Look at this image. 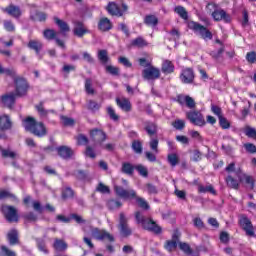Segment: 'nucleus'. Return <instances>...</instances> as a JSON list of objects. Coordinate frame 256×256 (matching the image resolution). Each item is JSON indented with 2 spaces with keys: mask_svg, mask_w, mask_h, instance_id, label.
Masks as SVG:
<instances>
[{
  "mask_svg": "<svg viewBox=\"0 0 256 256\" xmlns=\"http://www.w3.org/2000/svg\"><path fill=\"white\" fill-rule=\"evenodd\" d=\"M235 175L238 178L240 183H243V181H245L246 185H250V189H255V178H253V176L245 174L243 172V169L238 168L235 171Z\"/></svg>",
  "mask_w": 256,
  "mask_h": 256,
  "instance_id": "2eb2a0df",
  "label": "nucleus"
},
{
  "mask_svg": "<svg viewBox=\"0 0 256 256\" xmlns=\"http://www.w3.org/2000/svg\"><path fill=\"white\" fill-rule=\"evenodd\" d=\"M144 25H147V27H157L159 25V18L153 14L146 15L144 17Z\"/></svg>",
  "mask_w": 256,
  "mask_h": 256,
  "instance_id": "7c9ffc66",
  "label": "nucleus"
},
{
  "mask_svg": "<svg viewBox=\"0 0 256 256\" xmlns=\"http://www.w3.org/2000/svg\"><path fill=\"white\" fill-rule=\"evenodd\" d=\"M179 79L183 85H193L195 83V70L191 67L182 69Z\"/></svg>",
  "mask_w": 256,
  "mask_h": 256,
  "instance_id": "ddd939ff",
  "label": "nucleus"
},
{
  "mask_svg": "<svg viewBox=\"0 0 256 256\" xmlns=\"http://www.w3.org/2000/svg\"><path fill=\"white\" fill-rule=\"evenodd\" d=\"M142 78L144 81H157L161 78V70L152 64L149 68L142 70Z\"/></svg>",
  "mask_w": 256,
  "mask_h": 256,
  "instance_id": "f8f14e48",
  "label": "nucleus"
},
{
  "mask_svg": "<svg viewBox=\"0 0 256 256\" xmlns=\"http://www.w3.org/2000/svg\"><path fill=\"white\" fill-rule=\"evenodd\" d=\"M106 73H109V75H112L113 77H119L121 75V70L119 67L113 66V65H107L105 67Z\"/></svg>",
  "mask_w": 256,
  "mask_h": 256,
  "instance_id": "c03bdc74",
  "label": "nucleus"
},
{
  "mask_svg": "<svg viewBox=\"0 0 256 256\" xmlns=\"http://www.w3.org/2000/svg\"><path fill=\"white\" fill-rule=\"evenodd\" d=\"M89 33H91V30L85 27V23L82 21L74 22L73 35H75V37L82 39V37L89 35Z\"/></svg>",
  "mask_w": 256,
  "mask_h": 256,
  "instance_id": "a211bd4d",
  "label": "nucleus"
},
{
  "mask_svg": "<svg viewBox=\"0 0 256 256\" xmlns=\"http://www.w3.org/2000/svg\"><path fill=\"white\" fill-rule=\"evenodd\" d=\"M64 127H73L75 125V119L69 118L67 116H61Z\"/></svg>",
  "mask_w": 256,
  "mask_h": 256,
  "instance_id": "0e129e2a",
  "label": "nucleus"
},
{
  "mask_svg": "<svg viewBox=\"0 0 256 256\" xmlns=\"http://www.w3.org/2000/svg\"><path fill=\"white\" fill-rule=\"evenodd\" d=\"M27 47L28 49L35 51L36 55H39L43 49V43L39 40H30L27 44Z\"/></svg>",
  "mask_w": 256,
  "mask_h": 256,
  "instance_id": "c85d7f7f",
  "label": "nucleus"
},
{
  "mask_svg": "<svg viewBox=\"0 0 256 256\" xmlns=\"http://www.w3.org/2000/svg\"><path fill=\"white\" fill-rule=\"evenodd\" d=\"M84 155L89 157V159H95L97 157V153H95V149L92 146L87 145Z\"/></svg>",
  "mask_w": 256,
  "mask_h": 256,
  "instance_id": "bf43d9fd",
  "label": "nucleus"
},
{
  "mask_svg": "<svg viewBox=\"0 0 256 256\" xmlns=\"http://www.w3.org/2000/svg\"><path fill=\"white\" fill-rule=\"evenodd\" d=\"M87 109L93 112L99 111L101 109V104L97 103V101L95 100H89L87 104Z\"/></svg>",
  "mask_w": 256,
  "mask_h": 256,
  "instance_id": "4d7b16f0",
  "label": "nucleus"
},
{
  "mask_svg": "<svg viewBox=\"0 0 256 256\" xmlns=\"http://www.w3.org/2000/svg\"><path fill=\"white\" fill-rule=\"evenodd\" d=\"M145 191L148 193V195H157V193H159L157 186H155L153 183H146Z\"/></svg>",
  "mask_w": 256,
  "mask_h": 256,
  "instance_id": "8fccbe9b",
  "label": "nucleus"
},
{
  "mask_svg": "<svg viewBox=\"0 0 256 256\" xmlns=\"http://www.w3.org/2000/svg\"><path fill=\"white\" fill-rule=\"evenodd\" d=\"M211 15L213 20L217 23H219V21H224V23L231 22V15L221 8H216Z\"/></svg>",
  "mask_w": 256,
  "mask_h": 256,
  "instance_id": "f3484780",
  "label": "nucleus"
},
{
  "mask_svg": "<svg viewBox=\"0 0 256 256\" xmlns=\"http://www.w3.org/2000/svg\"><path fill=\"white\" fill-rule=\"evenodd\" d=\"M106 111H107V115H109L112 121H119V115L115 113V109H113V106H108Z\"/></svg>",
  "mask_w": 256,
  "mask_h": 256,
  "instance_id": "052dcab7",
  "label": "nucleus"
},
{
  "mask_svg": "<svg viewBox=\"0 0 256 256\" xmlns=\"http://www.w3.org/2000/svg\"><path fill=\"white\" fill-rule=\"evenodd\" d=\"M179 244H177L176 241H173V240H167L165 243H164V249L166 251H168V253H173V251H175V249H177V246Z\"/></svg>",
  "mask_w": 256,
  "mask_h": 256,
  "instance_id": "49530a36",
  "label": "nucleus"
},
{
  "mask_svg": "<svg viewBox=\"0 0 256 256\" xmlns=\"http://www.w3.org/2000/svg\"><path fill=\"white\" fill-rule=\"evenodd\" d=\"M96 191L98 193H102L103 195L109 194L111 193V189L109 188V186L103 184V182H100L96 188Z\"/></svg>",
  "mask_w": 256,
  "mask_h": 256,
  "instance_id": "13d9d810",
  "label": "nucleus"
},
{
  "mask_svg": "<svg viewBox=\"0 0 256 256\" xmlns=\"http://www.w3.org/2000/svg\"><path fill=\"white\" fill-rule=\"evenodd\" d=\"M75 197V190L73 188L67 186L61 191V199L63 201H67V199H73Z\"/></svg>",
  "mask_w": 256,
  "mask_h": 256,
  "instance_id": "2f4dec72",
  "label": "nucleus"
},
{
  "mask_svg": "<svg viewBox=\"0 0 256 256\" xmlns=\"http://www.w3.org/2000/svg\"><path fill=\"white\" fill-rule=\"evenodd\" d=\"M0 153L3 159H11L12 161H15L19 155L17 152L12 151L9 148H3V146H0Z\"/></svg>",
  "mask_w": 256,
  "mask_h": 256,
  "instance_id": "a878e982",
  "label": "nucleus"
},
{
  "mask_svg": "<svg viewBox=\"0 0 256 256\" xmlns=\"http://www.w3.org/2000/svg\"><path fill=\"white\" fill-rule=\"evenodd\" d=\"M91 235L96 241H108L109 243H115V236L107 232V230L93 228L91 230Z\"/></svg>",
  "mask_w": 256,
  "mask_h": 256,
  "instance_id": "9b49d317",
  "label": "nucleus"
},
{
  "mask_svg": "<svg viewBox=\"0 0 256 256\" xmlns=\"http://www.w3.org/2000/svg\"><path fill=\"white\" fill-rule=\"evenodd\" d=\"M198 193H211V195H217V191L213 187V185L203 186L198 185Z\"/></svg>",
  "mask_w": 256,
  "mask_h": 256,
  "instance_id": "79ce46f5",
  "label": "nucleus"
},
{
  "mask_svg": "<svg viewBox=\"0 0 256 256\" xmlns=\"http://www.w3.org/2000/svg\"><path fill=\"white\" fill-rule=\"evenodd\" d=\"M17 91L15 93L10 92L1 96L0 101L2 105L7 107V109H13L15 107V101L17 99Z\"/></svg>",
  "mask_w": 256,
  "mask_h": 256,
  "instance_id": "aec40b11",
  "label": "nucleus"
},
{
  "mask_svg": "<svg viewBox=\"0 0 256 256\" xmlns=\"http://www.w3.org/2000/svg\"><path fill=\"white\" fill-rule=\"evenodd\" d=\"M84 89L87 95H95V88H93V80L91 78L85 79Z\"/></svg>",
  "mask_w": 256,
  "mask_h": 256,
  "instance_id": "a19ab883",
  "label": "nucleus"
},
{
  "mask_svg": "<svg viewBox=\"0 0 256 256\" xmlns=\"http://www.w3.org/2000/svg\"><path fill=\"white\" fill-rule=\"evenodd\" d=\"M98 60L102 65H107L109 63L110 58H109V53L107 50H99L98 51Z\"/></svg>",
  "mask_w": 256,
  "mask_h": 256,
  "instance_id": "4c0bfd02",
  "label": "nucleus"
},
{
  "mask_svg": "<svg viewBox=\"0 0 256 256\" xmlns=\"http://www.w3.org/2000/svg\"><path fill=\"white\" fill-rule=\"evenodd\" d=\"M186 119L195 125L196 127H205L207 125V121H205V117L203 114L197 110H191L186 113Z\"/></svg>",
  "mask_w": 256,
  "mask_h": 256,
  "instance_id": "9d476101",
  "label": "nucleus"
},
{
  "mask_svg": "<svg viewBox=\"0 0 256 256\" xmlns=\"http://www.w3.org/2000/svg\"><path fill=\"white\" fill-rule=\"evenodd\" d=\"M4 75L11 77L14 81L16 95L18 97H25L29 91V82L22 76L17 75V70L14 68H6Z\"/></svg>",
  "mask_w": 256,
  "mask_h": 256,
  "instance_id": "f03ea898",
  "label": "nucleus"
},
{
  "mask_svg": "<svg viewBox=\"0 0 256 256\" xmlns=\"http://www.w3.org/2000/svg\"><path fill=\"white\" fill-rule=\"evenodd\" d=\"M77 145H89V138L85 134H78L76 136Z\"/></svg>",
  "mask_w": 256,
  "mask_h": 256,
  "instance_id": "6e6d98bb",
  "label": "nucleus"
},
{
  "mask_svg": "<svg viewBox=\"0 0 256 256\" xmlns=\"http://www.w3.org/2000/svg\"><path fill=\"white\" fill-rule=\"evenodd\" d=\"M149 147H150L151 151H153V153H155L157 155V153H159V139L152 138L149 141Z\"/></svg>",
  "mask_w": 256,
  "mask_h": 256,
  "instance_id": "603ef678",
  "label": "nucleus"
},
{
  "mask_svg": "<svg viewBox=\"0 0 256 256\" xmlns=\"http://www.w3.org/2000/svg\"><path fill=\"white\" fill-rule=\"evenodd\" d=\"M114 191L121 199H135L140 209H145V211L149 210V203L146 202L144 198L137 196V191L134 189L127 190L123 188V186L116 185L114 186Z\"/></svg>",
  "mask_w": 256,
  "mask_h": 256,
  "instance_id": "7ed1b4c3",
  "label": "nucleus"
},
{
  "mask_svg": "<svg viewBox=\"0 0 256 256\" xmlns=\"http://www.w3.org/2000/svg\"><path fill=\"white\" fill-rule=\"evenodd\" d=\"M238 225L243 229L247 237H256L253 222H251V219L246 214L239 216Z\"/></svg>",
  "mask_w": 256,
  "mask_h": 256,
  "instance_id": "0eeeda50",
  "label": "nucleus"
},
{
  "mask_svg": "<svg viewBox=\"0 0 256 256\" xmlns=\"http://www.w3.org/2000/svg\"><path fill=\"white\" fill-rule=\"evenodd\" d=\"M1 251L3 256H17V253L9 249L7 246H1Z\"/></svg>",
  "mask_w": 256,
  "mask_h": 256,
  "instance_id": "338daca9",
  "label": "nucleus"
},
{
  "mask_svg": "<svg viewBox=\"0 0 256 256\" xmlns=\"http://www.w3.org/2000/svg\"><path fill=\"white\" fill-rule=\"evenodd\" d=\"M22 127L28 133L35 137H45L47 135V127L43 122H37L35 117L27 116L22 120Z\"/></svg>",
  "mask_w": 256,
  "mask_h": 256,
  "instance_id": "f257e3e1",
  "label": "nucleus"
},
{
  "mask_svg": "<svg viewBox=\"0 0 256 256\" xmlns=\"http://www.w3.org/2000/svg\"><path fill=\"white\" fill-rule=\"evenodd\" d=\"M116 105L122 109L125 113L131 112L133 106L131 105V101L127 98H116Z\"/></svg>",
  "mask_w": 256,
  "mask_h": 256,
  "instance_id": "5701e85b",
  "label": "nucleus"
},
{
  "mask_svg": "<svg viewBox=\"0 0 256 256\" xmlns=\"http://www.w3.org/2000/svg\"><path fill=\"white\" fill-rule=\"evenodd\" d=\"M35 109H36L39 117H47V115H49V113H53V110L45 109L43 101H41L37 105H35Z\"/></svg>",
  "mask_w": 256,
  "mask_h": 256,
  "instance_id": "72a5a7b5",
  "label": "nucleus"
},
{
  "mask_svg": "<svg viewBox=\"0 0 256 256\" xmlns=\"http://www.w3.org/2000/svg\"><path fill=\"white\" fill-rule=\"evenodd\" d=\"M136 171H138L141 177H149V170L141 164L135 166Z\"/></svg>",
  "mask_w": 256,
  "mask_h": 256,
  "instance_id": "680f3d73",
  "label": "nucleus"
},
{
  "mask_svg": "<svg viewBox=\"0 0 256 256\" xmlns=\"http://www.w3.org/2000/svg\"><path fill=\"white\" fill-rule=\"evenodd\" d=\"M3 199H11L12 201H17V196L7 190H0V201Z\"/></svg>",
  "mask_w": 256,
  "mask_h": 256,
  "instance_id": "de8ad7c7",
  "label": "nucleus"
},
{
  "mask_svg": "<svg viewBox=\"0 0 256 256\" xmlns=\"http://www.w3.org/2000/svg\"><path fill=\"white\" fill-rule=\"evenodd\" d=\"M161 71L164 75H171L175 73V64L171 60H164L162 62Z\"/></svg>",
  "mask_w": 256,
  "mask_h": 256,
  "instance_id": "b1692460",
  "label": "nucleus"
},
{
  "mask_svg": "<svg viewBox=\"0 0 256 256\" xmlns=\"http://www.w3.org/2000/svg\"><path fill=\"white\" fill-rule=\"evenodd\" d=\"M174 12L181 17V19H184V21H187L189 19V13L187 12V9L183 6H176L174 8Z\"/></svg>",
  "mask_w": 256,
  "mask_h": 256,
  "instance_id": "e433bc0d",
  "label": "nucleus"
},
{
  "mask_svg": "<svg viewBox=\"0 0 256 256\" xmlns=\"http://www.w3.org/2000/svg\"><path fill=\"white\" fill-rule=\"evenodd\" d=\"M178 247L185 255H193V249L187 242H179Z\"/></svg>",
  "mask_w": 256,
  "mask_h": 256,
  "instance_id": "a18cd8bd",
  "label": "nucleus"
},
{
  "mask_svg": "<svg viewBox=\"0 0 256 256\" xmlns=\"http://www.w3.org/2000/svg\"><path fill=\"white\" fill-rule=\"evenodd\" d=\"M219 119V125L221 129H229L231 127V123L227 121V118L224 116H220Z\"/></svg>",
  "mask_w": 256,
  "mask_h": 256,
  "instance_id": "69168bd1",
  "label": "nucleus"
},
{
  "mask_svg": "<svg viewBox=\"0 0 256 256\" xmlns=\"http://www.w3.org/2000/svg\"><path fill=\"white\" fill-rule=\"evenodd\" d=\"M122 205H123V203H121V201L115 200V199H110L107 202V207L110 210L119 209V207H122Z\"/></svg>",
  "mask_w": 256,
  "mask_h": 256,
  "instance_id": "864d4df0",
  "label": "nucleus"
},
{
  "mask_svg": "<svg viewBox=\"0 0 256 256\" xmlns=\"http://www.w3.org/2000/svg\"><path fill=\"white\" fill-rule=\"evenodd\" d=\"M7 239L10 243V245H19V232H17L16 229H12L7 234Z\"/></svg>",
  "mask_w": 256,
  "mask_h": 256,
  "instance_id": "473e14b6",
  "label": "nucleus"
},
{
  "mask_svg": "<svg viewBox=\"0 0 256 256\" xmlns=\"http://www.w3.org/2000/svg\"><path fill=\"white\" fill-rule=\"evenodd\" d=\"M0 212L8 223H19V211L15 206L2 204Z\"/></svg>",
  "mask_w": 256,
  "mask_h": 256,
  "instance_id": "423d86ee",
  "label": "nucleus"
},
{
  "mask_svg": "<svg viewBox=\"0 0 256 256\" xmlns=\"http://www.w3.org/2000/svg\"><path fill=\"white\" fill-rule=\"evenodd\" d=\"M2 11L3 13H6V15H9V17H12L13 19H21L23 15L21 7L15 4H9L5 8H3Z\"/></svg>",
  "mask_w": 256,
  "mask_h": 256,
  "instance_id": "dca6fc26",
  "label": "nucleus"
},
{
  "mask_svg": "<svg viewBox=\"0 0 256 256\" xmlns=\"http://www.w3.org/2000/svg\"><path fill=\"white\" fill-rule=\"evenodd\" d=\"M68 247L69 245L67 244V242H65V240L59 239V238H56L54 240L53 249H55L59 253H63V251H67Z\"/></svg>",
  "mask_w": 256,
  "mask_h": 256,
  "instance_id": "bb28decb",
  "label": "nucleus"
},
{
  "mask_svg": "<svg viewBox=\"0 0 256 256\" xmlns=\"http://www.w3.org/2000/svg\"><path fill=\"white\" fill-rule=\"evenodd\" d=\"M172 127L176 129V131H183L185 129V120L176 119L171 123Z\"/></svg>",
  "mask_w": 256,
  "mask_h": 256,
  "instance_id": "09e8293b",
  "label": "nucleus"
},
{
  "mask_svg": "<svg viewBox=\"0 0 256 256\" xmlns=\"http://www.w3.org/2000/svg\"><path fill=\"white\" fill-rule=\"evenodd\" d=\"M118 229L121 237H124L125 239L133 235V230L131 229V227H129V220L127 219V216H125V213L123 212L119 214Z\"/></svg>",
  "mask_w": 256,
  "mask_h": 256,
  "instance_id": "6e6552de",
  "label": "nucleus"
},
{
  "mask_svg": "<svg viewBox=\"0 0 256 256\" xmlns=\"http://www.w3.org/2000/svg\"><path fill=\"white\" fill-rule=\"evenodd\" d=\"M122 173H125V175H133V173H135V166L129 162H124L122 164Z\"/></svg>",
  "mask_w": 256,
  "mask_h": 256,
  "instance_id": "37998d69",
  "label": "nucleus"
},
{
  "mask_svg": "<svg viewBox=\"0 0 256 256\" xmlns=\"http://www.w3.org/2000/svg\"><path fill=\"white\" fill-rule=\"evenodd\" d=\"M108 15L111 17H123L127 11H129V6L127 4L122 3V5L117 4V2L111 1L105 7Z\"/></svg>",
  "mask_w": 256,
  "mask_h": 256,
  "instance_id": "39448f33",
  "label": "nucleus"
},
{
  "mask_svg": "<svg viewBox=\"0 0 256 256\" xmlns=\"http://www.w3.org/2000/svg\"><path fill=\"white\" fill-rule=\"evenodd\" d=\"M131 149L136 153V155H141L143 153V142H141V140H133Z\"/></svg>",
  "mask_w": 256,
  "mask_h": 256,
  "instance_id": "c9c22d12",
  "label": "nucleus"
},
{
  "mask_svg": "<svg viewBox=\"0 0 256 256\" xmlns=\"http://www.w3.org/2000/svg\"><path fill=\"white\" fill-rule=\"evenodd\" d=\"M144 131H146L148 137H154V135H157L158 127L155 122L146 121L144 123Z\"/></svg>",
  "mask_w": 256,
  "mask_h": 256,
  "instance_id": "393cba45",
  "label": "nucleus"
},
{
  "mask_svg": "<svg viewBox=\"0 0 256 256\" xmlns=\"http://www.w3.org/2000/svg\"><path fill=\"white\" fill-rule=\"evenodd\" d=\"M189 29H191V31H194V33H199L204 41H207V39L211 41V39H213V33L209 29H207V27L199 24L198 22H190Z\"/></svg>",
  "mask_w": 256,
  "mask_h": 256,
  "instance_id": "1a4fd4ad",
  "label": "nucleus"
},
{
  "mask_svg": "<svg viewBox=\"0 0 256 256\" xmlns=\"http://www.w3.org/2000/svg\"><path fill=\"white\" fill-rule=\"evenodd\" d=\"M246 61H248L251 65H253V63H256V52L255 51L248 52L246 54Z\"/></svg>",
  "mask_w": 256,
  "mask_h": 256,
  "instance_id": "774afa93",
  "label": "nucleus"
},
{
  "mask_svg": "<svg viewBox=\"0 0 256 256\" xmlns=\"http://www.w3.org/2000/svg\"><path fill=\"white\" fill-rule=\"evenodd\" d=\"M54 23L59 27L60 32L65 35V33H69L71 31V28L69 27V24L67 22L59 19L58 17H54Z\"/></svg>",
  "mask_w": 256,
  "mask_h": 256,
  "instance_id": "c756f323",
  "label": "nucleus"
},
{
  "mask_svg": "<svg viewBox=\"0 0 256 256\" xmlns=\"http://www.w3.org/2000/svg\"><path fill=\"white\" fill-rule=\"evenodd\" d=\"M74 177L77 179V181H87V172L85 170H77L74 172Z\"/></svg>",
  "mask_w": 256,
  "mask_h": 256,
  "instance_id": "5fc2aeb1",
  "label": "nucleus"
},
{
  "mask_svg": "<svg viewBox=\"0 0 256 256\" xmlns=\"http://www.w3.org/2000/svg\"><path fill=\"white\" fill-rule=\"evenodd\" d=\"M89 135L94 145H103L107 141V133L103 129L93 128L90 130Z\"/></svg>",
  "mask_w": 256,
  "mask_h": 256,
  "instance_id": "4468645a",
  "label": "nucleus"
},
{
  "mask_svg": "<svg viewBox=\"0 0 256 256\" xmlns=\"http://www.w3.org/2000/svg\"><path fill=\"white\" fill-rule=\"evenodd\" d=\"M227 187H230V189H239V180L235 179L233 176L228 175L225 178Z\"/></svg>",
  "mask_w": 256,
  "mask_h": 256,
  "instance_id": "f704fd0d",
  "label": "nucleus"
},
{
  "mask_svg": "<svg viewBox=\"0 0 256 256\" xmlns=\"http://www.w3.org/2000/svg\"><path fill=\"white\" fill-rule=\"evenodd\" d=\"M98 31H101V33H108V31H111L113 29V22H111V19L108 17H102L98 21Z\"/></svg>",
  "mask_w": 256,
  "mask_h": 256,
  "instance_id": "412c9836",
  "label": "nucleus"
},
{
  "mask_svg": "<svg viewBox=\"0 0 256 256\" xmlns=\"http://www.w3.org/2000/svg\"><path fill=\"white\" fill-rule=\"evenodd\" d=\"M57 154L64 161H69V159H73V155H75V151L67 145H62L56 147Z\"/></svg>",
  "mask_w": 256,
  "mask_h": 256,
  "instance_id": "6ab92c4d",
  "label": "nucleus"
},
{
  "mask_svg": "<svg viewBox=\"0 0 256 256\" xmlns=\"http://www.w3.org/2000/svg\"><path fill=\"white\" fill-rule=\"evenodd\" d=\"M131 47H137L138 49H143L144 47L149 46V42L145 40L142 36H138L137 38L131 40L130 42Z\"/></svg>",
  "mask_w": 256,
  "mask_h": 256,
  "instance_id": "cd10ccee",
  "label": "nucleus"
},
{
  "mask_svg": "<svg viewBox=\"0 0 256 256\" xmlns=\"http://www.w3.org/2000/svg\"><path fill=\"white\" fill-rule=\"evenodd\" d=\"M168 163H170L171 167H177L179 165V156L175 153L168 154Z\"/></svg>",
  "mask_w": 256,
  "mask_h": 256,
  "instance_id": "3c124183",
  "label": "nucleus"
},
{
  "mask_svg": "<svg viewBox=\"0 0 256 256\" xmlns=\"http://www.w3.org/2000/svg\"><path fill=\"white\" fill-rule=\"evenodd\" d=\"M30 19L32 21H39L40 23H43L47 21V13L41 12V11H36L35 15H31Z\"/></svg>",
  "mask_w": 256,
  "mask_h": 256,
  "instance_id": "58836bf2",
  "label": "nucleus"
},
{
  "mask_svg": "<svg viewBox=\"0 0 256 256\" xmlns=\"http://www.w3.org/2000/svg\"><path fill=\"white\" fill-rule=\"evenodd\" d=\"M135 219L138 225L145 231H149V233H153L154 235H161L163 233V227H161L153 218L145 217L141 214V212H135Z\"/></svg>",
  "mask_w": 256,
  "mask_h": 256,
  "instance_id": "20e7f679",
  "label": "nucleus"
},
{
  "mask_svg": "<svg viewBox=\"0 0 256 256\" xmlns=\"http://www.w3.org/2000/svg\"><path fill=\"white\" fill-rule=\"evenodd\" d=\"M43 37L44 39H47V41H53L57 39V32L54 29H45L43 31Z\"/></svg>",
  "mask_w": 256,
  "mask_h": 256,
  "instance_id": "ea45409f",
  "label": "nucleus"
},
{
  "mask_svg": "<svg viewBox=\"0 0 256 256\" xmlns=\"http://www.w3.org/2000/svg\"><path fill=\"white\" fill-rule=\"evenodd\" d=\"M37 248L42 253H45V255L49 254V250L47 249V244L45 243V240H37Z\"/></svg>",
  "mask_w": 256,
  "mask_h": 256,
  "instance_id": "e2e57ef3",
  "label": "nucleus"
},
{
  "mask_svg": "<svg viewBox=\"0 0 256 256\" xmlns=\"http://www.w3.org/2000/svg\"><path fill=\"white\" fill-rule=\"evenodd\" d=\"M13 129V121L7 114L0 115V131H11Z\"/></svg>",
  "mask_w": 256,
  "mask_h": 256,
  "instance_id": "4be33fe9",
  "label": "nucleus"
}]
</instances>
